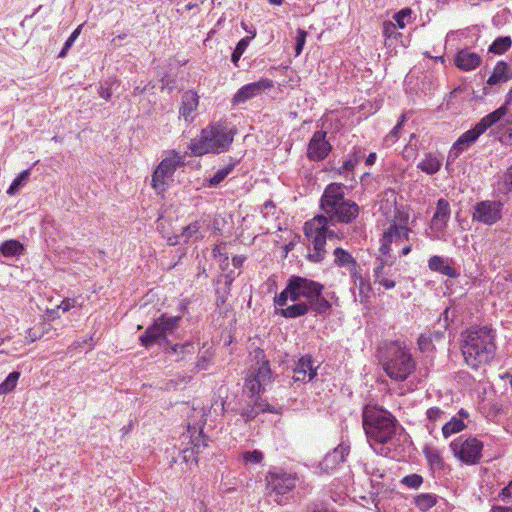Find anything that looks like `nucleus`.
Returning a JSON list of instances; mask_svg holds the SVG:
<instances>
[{
    "label": "nucleus",
    "mask_w": 512,
    "mask_h": 512,
    "mask_svg": "<svg viewBox=\"0 0 512 512\" xmlns=\"http://www.w3.org/2000/svg\"><path fill=\"white\" fill-rule=\"evenodd\" d=\"M181 454L184 462H195V464L197 463L196 455L198 454L190 446H187L184 449H182Z\"/></svg>",
    "instance_id": "obj_55"
},
{
    "label": "nucleus",
    "mask_w": 512,
    "mask_h": 512,
    "mask_svg": "<svg viewBox=\"0 0 512 512\" xmlns=\"http://www.w3.org/2000/svg\"><path fill=\"white\" fill-rule=\"evenodd\" d=\"M184 440H189L188 445L197 453H201L208 446V437L203 434V425L199 429L194 425H188L187 434L183 435Z\"/></svg>",
    "instance_id": "obj_23"
},
{
    "label": "nucleus",
    "mask_w": 512,
    "mask_h": 512,
    "mask_svg": "<svg viewBox=\"0 0 512 512\" xmlns=\"http://www.w3.org/2000/svg\"><path fill=\"white\" fill-rule=\"evenodd\" d=\"M41 336L39 333H37L34 329H28L26 331V339L29 342H35L37 339H39Z\"/></svg>",
    "instance_id": "obj_61"
},
{
    "label": "nucleus",
    "mask_w": 512,
    "mask_h": 512,
    "mask_svg": "<svg viewBox=\"0 0 512 512\" xmlns=\"http://www.w3.org/2000/svg\"><path fill=\"white\" fill-rule=\"evenodd\" d=\"M81 25L78 26L69 36V38L66 40L62 50L59 52L58 57L64 58L68 54L69 49L73 46L74 42L78 38L81 32Z\"/></svg>",
    "instance_id": "obj_41"
},
{
    "label": "nucleus",
    "mask_w": 512,
    "mask_h": 512,
    "mask_svg": "<svg viewBox=\"0 0 512 512\" xmlns=\"http://www.w3.org/2000/svg\"><path fill=\"white\" fill-rule=\"evenodd\" d=\"M345 186L342 183H330L320 198L321 214L314 216L304 224V235L313 248L308 259L319 263L326 255L327 239H343L344 234L336 231V224H350L360 213L358 204L345 198Z\"/></svg>",
    "instance_id": "obj_1"
},
{
    "label": "nucleus",
    "mask_w": 512,
    "mask_h": 512,
    "mask_svg": "<svg viewBox=\"0 0 512 512\" xmlns=\"http://www.w3.org/2000/svg\"><path fill=\"white\" fill-rule=\"evenodd\" d=\"M463 151L465 150L462 147L458 146V144L455 142L451 149L449 150L446 167L448 168L449 165H451Z\"/></svg>",
    "instance_id": "obj_51"
},
{
    "label": "nucleus",
    "mask_w": 512,
    "mask_h": 512,
    "mask_svg": "<svg viewBox=\"0 0 512 512\" xmlns=\"http://www.w3.org/2000/svg\"><path fill=\"white\" fill-rule=\"evenodd\" d=\"M309 311H312V308L307 303L297 301L286 308L277 309L276 314H279L284 318L293 319L304 316Z\"/></svg>",
    "instance_id": "obj_28"
},
{
    "label": "nucleus",
    "mask_w": 512,
    "mask_h": 512,
    "mask_svg": "<svg viewBox=\"0 0 512 512\" xmlns=\"http://www.w3.org/2000/svg\"><path fill=\"white\" fill-rule=\"evenodd\" d=\"M405 120V115H401L400 121L397 125L390 131V133L385 137L384 142L387 145L393 144L399 137V132L402 128L403 122Z\"/></svg>",
    "instance_id": "obj_46"
},
{
    "label": "nucleus",
    "mask_w": 512,
    "mask_h": 512,
    "mask_svg": "<svg viewBox=\"0 0 512 512\" xmlns=\"http://www.w3.org/2000/svg\"><path fill=\"white\" fill-rule=\"evenodd\" d=\"M383 36L386 40L396 39L401 36V33L397 31L396 24L393 22H384L383 24Z\"/></svg>",
    "instance_id": "obj_45"
},
{
    "label": "nucleus",
    "mask_w": 512,
    "mask_h": 512,
    "mask_svg": "<svg viewBox=\"0 0 512 512\" xmlns=\"http://www.w3.org/2000/svg\"><path fill=\"white\" fill-rule=\"evenodd\" d=\"M505 108H497L491 113L484 116L474 127L463 133L456 141L458 146L467 150L474 144L478 138L484 134L489 128L495 126L499 119L504 115Z\"/></svg>",
    "instance_id": "obj_12"
},
{
    "label": "nucleus",
    "mask_w": 512,
    "mask_h": 512,
    "mask_svg": "<svg viewBox=\"0 0 512 512\" xmlns=\"http://www.w3.org/2000/svg\"><path fill=\"white\" fill-rule=\"evenodd\" d=\"M201 228V223L199 221H194L183 228L181 237L184 238V242H188L192 238H199V231Z\"/></svg>",
    "instance_id": "obj_40"
},
{
    "label": "nucleus",
    "mask_w": 512,
    "mask_h": 512,
    "mask_svg": "<svg viewBox=\"0 0 512 512\" xmlns=\"http://www.w3.org/2000/svg\"><path fill=\"white\" fill-rule=\"evenodd\" d=\"M98 92H99L100 97L105 100H109L112 97V91H111L110 86L101 84Z\"/></svg>",
    "instance_id": "obj_60"
},
{
    "label": "nucleus",
    "mask_w": 512,
    "mask_h": 512,
    "mask_svg": "<svg viewBox=\"0 0 512 512\" xmlns=\"http://www.w3.org/2000/svg\"><path fill=\"white\" fill-rule=\"evenodd\" d=\"M256 32L253 33L252 38L255 37ZM251 37H244L242 38L236 45L235 49L232 52L231 55V61L235 66H238V62L247 49L249 43H250Z\"/></svg>",
    "instance_id": "obj_37"
},
{
    "label": "nucleus",
    "mask_w": 512,
    "mask_h": 512,
    "mask_svg": "<svg viewBox=\"0 0 512 512\" xmlns=\"http://www.w3.org/2000/svg\"><path fill=\"white\" fill-rule=\"evenodd\" d=\"M394 260L391 255H382L376 259L373 268L374 282L380 284L385 289H393L396 286L395 280L391 279L393 276L392 265Z\"/></svg>",
    "instance_id": "obj_14"
},
{
    "label": "nucleus",
    "mask_w": 512,
    "mask_h": 512,
    "mask_svg": "<svg viewBox=\"0 0 512 512\" xmlns=\"http://www.w3.org/2000/svg\"><path fill=\"white\" fill-rule=\"evenodd\" d=\"M376 159H377L376 153L375 152H371L367 156L365 163H366V165L371 166V165H373L376 162Z\"/></svg>",
    "instance_id": "obj_62"
},
{
    "label": "nucleus",
    "mask_w": 512,
    "mask_h": 512,
    "mask_svg": "<svg viewBox=\"0 0 512 512\" xmlns=\"http://www.w3.org/2000/svg\"><path fill=\"white\" fill-rule=\"evenodd\" d=\"M512 39L509 36L497 37L488 48L489 53L502 55L511 48Z\"/></svg>",
    "instance_id": "obj_32"
},
{
    "label": "nucleus",
    "mask_w": 512,
    "mask_h": 512,
    "mask_svg": "<svg viewBox=\"0 0 512 512\" xmlns=\"http://www.w3.org/2000/svg\"><path fill=\"white\" fill-rule=\"evenodd\" d=\"M410 232L405 224H398L395 221L390 223L388 228L384 231L381 238V245L379 251L382 255H390L392 250L391 245H400L404 240L410 241Z\"/></svg>",
    "instance_id": "obj_13"
},
{
    "label": "nucleus",
    "mask_w": 512,
    "mask_h": 512,
    "mask_svg": "<svg viewBox=\"0 0 512 512\" xmlns=\"http://www.w3.org/2000/svg\"><path fill=\"white\" fill-rule=\"evenodd\" d=\"M380 362L387 376L397 382L405 381L416 369V362L405 342L389 341L379 350Z\"/></svg>",
    "instance_id": "obj_6"
},
{
    "label": "nucleus",
    "mask_w": 512,
    "mask_h": 512,
    "mask_svg": "<svg viewBox=\"0 0 512 512\" xmlns=\"http://www.w3.org/2000/svg\"><path fill=\"white\" fill-rule=\"evenodd\" d=\"M504 179L506 184L512 186V165L507 169Z\"/></svg>",
    "instance_id": "obj_63"
},
{
    "label": "nucleus",
    "mask_w": 512,
    "mask_h": 512,
    "mask_svg": "<svg viewBox=\"0 0 512 512\" xmlns=\"http://www.w3.org/2000/svg\"><path fill=\"white\" fill-rule=\"evenodd\" d=\"M462 337L461 350L469 367L478 369L494 359L496 332L490 326L471 327L462 334Z\"/></svg>",
    "instance_id": "obj_4"
},
{
    "label": "nucleus",
    "mask_w": 512,
    "mask_h": 512,
    "mask_svg": "<svg viewBox=\"0 0 512 512\" xmlns=\"http://www.w3.org/2000/svg\"><path fill=\"white\" fill-rule=\"evenodd\" d=\"M266 482L269 493L274 494L277 497L276 502L282 505L287 500V495L295 489L298 477L296 473L273 468L267 473Z\"/></svg>",
    "instance_id": "obj_9"
},
{
    "label": "nucleus",
    "mask_w": 512,
    "mask_h": 512,
    "mask_svg": "<svg viewBox=\"0 0 512 512\" xmlns=\"http://www.w3.org/2000/svg\"><path fill=\"white\" fill-rule=\"evenodd\" d=\"M402 484L411 489L419 488L423 483V477L419 474H410L402 479Z\"/></svg>",
    "instance_id": "obj_42"
},
{
    "label": "nucleus",
    "mask_w": 512,
    "mask_h": 512,
    "mask_svg": "<svg viewBox=\"0 0 512 512\" xmlns=\"http://www.w3.org/2000/svg\"><path fill=\"white\" fill-rule=\"evenodd\" d=\"M293 381L307 383L317 375V369L313 367V359L310 355L302 356L293 370Z\"/></svg>",
    "instance_id": "obj_21"
},
{
    "label": "nucleus",
    "mask_w": 512,
    "mask_h": 512,
    "mask_svg": "<svg viewBox=\"0 0 512 512\" xmlns=\"http://www.w3.org/2000/svg\"><path fill=\"white\" fill-rule=\"evenodd\" d=\"M232 130L223 123H216L202 129L200 137L191 140L188 148L192 155L202 156L207 153L226 151L233 142Z\"/></svg>",
    "instance_id": "obj_7"
},
{
    "label": "nucleus",
    "mask_w": 512,
    "mask_h": 512,
    "mask_svg": "<svg viewBox=\"0 0 512 512\" xmlns=\"http://www.w3.org/2000/svg\"><path fill=\"white\" fill-rule=\"evenodd\" d=\"M334 265L348 270L350 276H356V270L359 265L355 258L345 249L337 247L333 251Z\"/></svg>",
    "instance_id": "obj_24"
},
{
    "label": "nucleus",
    "mask_w": 512,
    "mask_h": 512,
    "mask_svg": "<svg viewBox=\"0 0 512 512\" xmlns=\"http://www.w3.org/2000/svg\"><path fill=\"white\" fill-rule=\"evenodd\" d=\"M273 82L270 79H261L242 86L232 98L233 105H240L248 100L261 95L265 90L270 89Z\"/></svg>",
    "instance_id": "obj_18"
},
{
    "label": "nucleus",
    "mask_w": 512,
    "mask_h": 512,
    "mask_svg": "<svg viewBox=\"0 0 512 512\" xmlns=\"http://www.w3.org/2000/svg\"><path fill=\"white\" fill-rule=\"evenodd\" d=\"M259 412L255 408L253 404H249L246 408H243L241 412V416L246 422H249L255 419L258 416Z\"/></svg>",
    "instance_id": "obj_53"
},
{
    "label": "nucleus",
    "mask_w": 512,
    "mask_h": 512,
    "mask_svg": "<svg viewBox=\"0 0 512 512\" xmlns=\"http://www.w3.org/2000/svg\"><path fill=\"white\" fill-rule=\"evenodd\" d=\"M511 78V75L508 74V67L504 61H499L495 65L492 74L487 80V84L490 86L499 84L501 82H506Z\"/></svg>",
    "instance_id": "obj_29"
},
{
    "label": "nucleus",
    "mask_w": 512,
    "mask_h": 512,
    "mask_svg": "<svg viewBox=\"0 0 512 512\" xmlns=\"http://www.w3.org/2000/svg\"><path fill=\"white\" fill-rule=\"evenodd\" d=\"M455 65L463 71L476 69L481 63V57L467 49L460 50L455 56Z\"/></svg>",
    "instance_id": "obj_25"
},
{
    "label": "nucleus",
    "mask_w": 512,
    "mask_h": 512,
    "mask_svg": "<svg viewBox=\"0 0 512 512\" xmlns=\"http://www.w3.org/2000/svg\"><path fill=\"white\" fill-rule=\"evenodd\" d=\"M438 497L432 493H421L414 497V505L422 512H425L437 504Z\"/></svg>",
    "instance_id": "obj_31"
},
{
    "label": "nucleus",
    "mask_w": 512,
    "mask_h": 512,
    "mask_svg": "<svg viewBox=\"0 0 512 512\" xmlns=\"http://www.w3.org/2000/svg\"><path fill=\"white\" fill-rule=\"evenodd\" d=\"M362 426L369 444H387L396 437L406 440L408 434L396 417L377 404H367L362 411Z\"/></svg>",
    "instance_id": "obj_2"
},
{
    "label": "nucleus",
    "mask_w": 512,
    "mask_h": 512,
    "mask_svg": "<svg viewBox=\"0 0 512 512\" xmlns=\"http://www.w3.org/2000/svg\"><path fill=\"white\" fill-rule=\"evenodd\" d=\"M252 361L247 377L245 387L251 392V396L258 395L264 387L270 382L272 371L269 360L266 358L264 350L256 348L251 352Z\"/></svg>",
    "instance_id": "obj_8"
},
{
    "label": "nucleus",
    "mask_w": 512,
    "mask_h": 512,
    "mask_svg": "<svg viewBox=\"0 0 512 512\" xmlns=\"http://www.w3.org/2000/svg\"><path fill=\"white\" fill-rule=\"evenodd\" d=\"M443 414V410L438 407H431L426 412L427 419L431 422L440 420Z\"/></svg>",
    "instance_id": "obj_56"
},
{
    "label": "nucleus",
    "mask_w": 512,
    "mask_h": 512,
    "mask_svg": "<svg viewBox=\"0 0 512 512\" xmlns=\"http://www.w3.org/2000/svg\"><path fill=\"white\" fill-rule=\"evenodd\" d=\"M499 108H505V113L495 124L496 127L491 130V134L504 145H512V114H508L506 105Z\"/></svg>",
    "instance_id": "obj_20"
},
{
    "label": "nucleus",
    "mask_w": 512,
    "mask_h": 512,
    "mask_svg": "<svg viewBox=\"0 0 512 512\" xmlns=\"http://www.w3.org/2000/svg\"><path fill=\"white\" fill-rule=\"evenodd\" d=\"M74 307H81V304L78 303L77 299L65 298L61 301L60 305L58 306V309H61L65 313Z\"/></svg>",
    "instance_id": "obj_54"
},
{
    "label": "nucleus",
    "mask_w": 512,
    "mask_h": 512,
    "mask_svg": "<svg viewBox=\"0 0 512 512\" xmlns=\"http://www.w3.org/2000/svg\"><path fill=\"white\" fill-rule=\"evenodd\" d=\"M363 470L367 475L375 479H381L384 476V471L380 467L377 458L365 459L363 462Z\"/></svg>",
    "instance_id": "obj_33"
},
{
    "label": "nucleus",
    "mask_w": 512,
    "mask_h": 512,
    "mask_svg": "<svg viewBox=\"0 0 512 512\" xmlns=\"http://www.w3.org/2000/svg\"><path fill=\"white\" fill-rule=\"evenodd\" d=\"M20 378V372L13 371L8 374L6 379L0 384V395H6L12 392Z\"/></svg>",
    "instance_id": "obj_36"
},
{
    "label": "nucleus",
    "mask_w": 512,
    "mask_h": 512,
    "mask_svg": "<svg viewBox=\"0 0 512 512\" xmlns=\"http://www.w3.org/2000/svg\"><path fill=\"white\" fill-rule=\"evenodd\" d=\"M30 174H31V170L30 169H26L24 171H22L11 183V185L9 186L8 190H7V193L9 195H14L21 186H23L24 184L27 183L29 177H30Z\"/></svg>",
    "instance_id": "obj_38"
},
{
    "label": "nucleus",
    "mask_w": 512,
    "mask_h": 512,
    "mask_svg": "<svg viewBox=\"0 0 512 512\" xmlns=\"http://www.w3.org/2000/svg\"><path fill=\"white\" fill-rule=\"evenodd\" d=\"M263 457V453L259 450L245 451L243 453V460L247 463L259 464Z\"/></svg>",
    "instance_id": "obj_47"
},
{
    "label": "nucleus",
    "mask_w": 512,
    "mask_h": 512,
    "mask_svg": "<svg viewBox=\"0 0 512 512\" xmlns=\"http://www.w3.org/2000/svg\"><path fill=\"white\" fill-rule=\"evenodd\" d=\"M499 498L501 501L506 503L512 502V481L502 489L499 494Z\"/></svg>",
    "instance_id": "obj_58"
},
{
    "label": "nucleus",
    "mask_w": 512,
    "mask_h": 512,
    "mask_svg": "<svg viewBox=\"0 0 512 512\" xmlns=\"http://www.w3.org/2000/svg\"><path fill=\"white\" fill-rule=\"evenodd\" d=\"M185 164V157L179 153L173 152L164 158L156 167L152 174V187L158 194L164 193L171 181L175 171Z\"/></svg>",
    "instance_id": "obj_10"
},
{
    "label": "nucleus",
    "mask_w": 512,
    "mask_h": 512,
    "mask_svg": "<svg viewBox=\"0 0 512 512\" xmlns=\"http://www.w3.org/2000/svg\"><path fill=\"white\" fill-rule=\"evenodd\" d=\"M324 285L301 276H291L286 284L285 289L275 296L274 304L279 307H284L288 300L292 302L300 301L302 298L306 299V302L312 311L319 315L327 314L332 304L323 294Z\"/></svg>",
    "instance_id": "obj_3"
},
{
    "label": "nucleus",
    "mask_w": 512,
    "mask_h": 512,
    "mask_svg": "<svg viewBox=\"0 0 512 512\" xmlns=\"http://www.w3.org/2000/svg\"><path fill=\"white\" fill-rule=\"evenodd\" d=\"M450 215L451 209L449 202L444 198L439 199L430 224V228L436 233L437 238H440L441 235L444 234Z\"/></svg>",
    "instance_id": "obj_19"
},
{
    "label": "nucleus",
    "mask_w": 512,
    "mask_h": 512,
    "mask_svg": "<svg viewBox=\"0 0 512 512\" xmlns=\"http://www.w3.org/2000/svg\"><path fill=\"white\" fill-rule=\"evenodd\" d=\"M350 453V444L347 441H342L331 452L327 453L319 464L322 472L327 474L333 473L340 467L346 460Z\"/></svg>",
    "instance_id": "obj_16"
},
{
    "label": "nucleus",
    "mask_w": 512,
    "mask_h": 512,
    "mask_svg": "<svg viewBox=\"0 0 512 512\" xmlns=\"http://www.w3.org/2000/svg\"><path fill=\"white\" fill-rule=\"evenodd\" d=\"M491 512H512V507L493 506Z\"/></svg>",
    "instance_id": "obj_64"
},
{
    "label": "nucleus",
    "mask_w": 512,
    "mask_h": 512,
    "mask_svg": "<svg viewBox=\"0 0 512 512\" xmlns=\"http://www.w3.org/2000/svg\"><path fill=\"white\" fill-rule=\"evenodd\" d=\"M418 346L421 351H428L432 348L431 333H422L418 338Z\"/></svg>",
    "instance_id": "obj_50"
},
{
    "label": "nucleus",
    "mask_w": 512,
    "mask_h": 512,
    "mask_svg": "<svg viewBox=\"0 0 512 512\" xmlns=\"http://www.w3.org/2000/svg\"><path fill=\"white\" fill-rule=\"evenodd\" d=\"M307 32L301 28L297 30L296 43H295V54L299 56L302 53L303 47L306 42Z\"/></svg>",
    "instance_id": "obj_48"
},
{
    "label": "nucleus",
    "mask_w": 512,
    "mask_h": 512,
    "mask_svg": "<svg viewBox=\"0 0 512 512\" xmlns=\"http://www.w3.org/2000/svg\"><path fill=\"white\" fill-rule=\"evenodd\" d=\"M253 405L255 406V408L257 409V411L259 413H264V412L275 413L276 412L274 407H272L270 404H268L265 400H263L261 398H256Z\"/></svg>",
    "instance_id": "obj_52"
},
{
    "label": "nucleus",
    "mask_w": 512,
    "mask_h": 512,
    "mask_svg": "<svg viewBox=\"0 0 512 512\" xmlns=\"http://www.w3.org/2000/svg\"><path fill=\"white\" fill-rule=\"evenodd\" d=\"M501 218V204L496 201H481L474 207L473 219L486 225H493Z\"/></svg>",
    "instance_id": "obj_17"
},
{
    "label": "nucleus",
    "mask_w": 512,
    "mask_h": 512,
    "mask_svg": "<svg viewBox=\"0 0 512 512\" xmlns=\"http://www.w3.org/2000/svg\"><path fill=\"white\" fill-rule=\"evenodd\" d=\"M326 135L327 133L322 130L315 131L312 135L307 147V158L310 161H322L331 152L332 146L327 141Z\"/></svg>",
    "instance_id": "obj_15"
},
{
    "label": "nucleus",
    "mask_w": 512,
    "mask_h": 512,
    "mask_svg": "<svg viewBox=\"0 0 512 512\" xmlns=\"http://www.w3.org/2000/svg\"><path fill=\"white\" fill-rule=\"evenodd\" d=\"M199 105V96L196 92L188 90L183 93L181 106L179 109V115L186 122H190L194 119V113L196 112Z\"/></svg>",
    "instance_id": "obj_22"
},
{
    "label": "nucleus",
    "mask_w": 512,
    "mask_h": 512,
    "mask_svg": "<svg viewBox=\"0 0 512 512\" xmlns=\"http://www.w3.org/2000/svg\"><path fill=\"white\" fill-rule=\"evenodd\" d=\"M428 267L433 272H438L449 278H457L459 276L458 271L448 263V259L434 255L428 260Z\"/></svg>",
    "instance_id": "obj_26"
},
{
    "label": "nucleus",
    "mask_w": 512,
    "mask_h": 512,
    "mask_svg": "<svg viewBox=\"0 0 512 512\" xmlns=\"http://www.w3.org/2000/svg\"><path fill=\"white\" fill-rule=\"evenodd\" d=\"M235 164L231 163L226 167L219 169L214 173V175L209 179V184L212 187L219 185L233 170Z\"/></svg>",
    "instance_id": "obj_39"
},
{
    "label": "nucleus",
    "mask_w": 512,
    "mask_h": 512,
    "mask_svg": "<svg viewBox=\"0 0 512 512\" xmlns=\"http://www.w3.org/2000/svg\"><path fill=\"white\" fill-rule=\"evenodd\" d=\"M443 156L438 153L428 152L417 164V168L427 175L436 174L442 167Z\"/></svg>",
    "instance_id": "obj_27"
},
{
    "label": "nucleus",
    "mask_w": 512,
    "mask_h": 512,
    "mask_svg": "<svg viewBox=\"0 0 512 512\" xmlns=\"http://www.w3.org/2000/svg\"><path fill=\"white\" fill-rule=\"evenodd\" d=\"M465 427L462 419L454 416L442 427V434L445 438H448L453 434L461 432Z\"/></svg>",
    "instance_id": "obj_35"
},
{
    "label": "nucleus",
    "mask_w": 512,
    "mask_h": 512,
    "mask_svg": "<svg viewBox=\"0 0 512 512\" xmlns=\"http://www.w3.org/2000/svg\"><path fill=\"white\" fill-rule=\"evenodd\" d=\"M350 277L353 281L354 288L358 289L359 295L362 297H368V295L371 291V286H370L369 281L361 275L360 268L356 270V276H350Z\"/></svg>",
    "instance_id": "obj_34"
},
{
    "label": "nucleus",
    "mask_w": 512,
    "mask_h": 512,
    "mask_svg": "<svg viewBox=\"0 0 512 512\" xmlns=\"http://www.w3.org/2000/svg\"><path fill=\"white\" fill-rule=\"evenodd\" d=\"M181 319V316L162 314L152 325L148 326L145 332L139 337L141 344L146 348L157 344L168 354L176 355L177 361L184 360L186 355L195 352L194 343L186 342L184 344L170 345L167 339L168 335L173 334L179 328Z\"/></svg>",
    "instance_id": "obj_5"
},
{
    "label": "nucleus",
    "mask_w": 512,
    "mask_h": 512,
    "mask_svg": "<svg viewBox=\"0 0 512 512\" xmlns=\"http://www.w3.org/2000/svg\"><path fill=\"white\" fill-rule=\"evenodd\" d=\"M425 456L431 465H433L437 468H440L443 466V459L438 450L429 449V450L425 451Z\"/></svg>",
    "instance_id": "obj_44"
},
{
    "label": "nucleus",
    "mask_w": 512,
    "mask_h": 512,
    "mask_svg": "<svg viewBox=\"0 0 512 512\" xmlns=\"http://www.w3.org/2000/svg\"><path fill=\"white\" fill-rule=\"evenodd\" d=\"M211 354L209 353L208 350H206L205 352H203V354H201L199 357H198V360L195 364V369L197 371H201V370H207L208 367H209V362L211 360Z\"/></svg>",
    "instance_id": "obj_49"
},
{
    "label": "nucleus",
    "mask_w": 512,
    "mask_h": 512,
    "mask_svg": "<svg viewBox=\"0 0 512 512\" xmlns=\"http://www.w3.org/2000/svg\"><path fill=\"white\" fill-rule=\"evenodd\" d=\"M355 168V162L351 159L345 160L341 167H339V174H346L353 171Z\"/></svg>",
    "instance_id": "obj_59"
},
{
    "label": "nucleus",
    "mask_w": 512,
    "mask_h": 512,
    "mask_svg": "<svg viewBox=\"0 0 512 512\" xmlns=\"http://www.w3.org/2000/svg\"><path fill=\"white\" fill-rule=\"evenodd\" d=\"M455 457L467 465L480 462L482 457L483 442L476 437L459 436L450 444Z\"/></svg>",
    "instance_id": "obj_11"
},
{
    "label": "nucleus",
    "mask_w": 512,
    "mask_h": 512,
    "mask_svg": "<svg viewBox=\"0 0 512 512\" xmlns=\"http://www.w3.org/2000/svg\"><path fill=\"white\" fill-rule=\"evenodd\" d=\"M411 10L410 9H402L398 13L395 14L394 19L399 28L403 29L405 27L404 19L406 17H410Z\"/></svg>",
    "instance_id": "obj_57"
},
{
    "label": "nucleus",
    "mask_w": 512,
    "mask_h": 512,
    "mask_svg": "<svg viewBox=\"0 0 512 512\" xmlns=\"http://www.w3.org/2000/svg\"><path fill=\"white\" fill-rule=\"evenodd\" d=\"M306 511L307 512H335L334 509L331 508L328 503H326L324 501H320V500L314 501V502L310 503L309 505H307Z\"/></svg>",
    "instance_id": "obj_43"
},
{
    "label": "nucleus",
    "mask_w": 512,
    "mask_h": 512,
    "mask_svg": "<svg viewBox=\"0 0 512 512\" xmlns=\"http://www.w3.org/2000/svg\"><path fill=\"white\" fill-rule=\"evenodd\" d=\"M23 251V244L15 239L6 240L0 245V253L5 257L19 256Z\"/></svg>",
    "instance_id": "obj_30"
}]
</instances>
